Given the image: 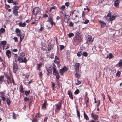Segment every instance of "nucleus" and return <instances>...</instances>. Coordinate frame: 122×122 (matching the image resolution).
Segmentation results:
<instances>
[{"label": "nucleus", "instance_id": "45", "mask_svg": "<svg viewBox=\"0 0 122 122\" xmlns=\"http://www.w3.org/2000/svg\"><path fill=\"white\" fill-rule=\"evenodd\" d=\"M60 77H56V80L57 82H59V78Z\"/></svg>", "mask_w": 122, "mask_h": 122}, {"label": "nucleus", "instance_id": "17", "mask_svg": "<svg viewBox=\"0 0 122 122\" xmlns=\"http://www.w3.org/2000/svg\"><path fill=\"white\" fill-rule=\"evenodd\" d=\"M113 57V55L111 53H109L107 55L106 57L107 58H109V59L112 58Z\"/></svg>", "mask_w": 122, "mask_h": 122}, {"label": "nucleus", "instance_id": "51", "mask_svg": "<svg viewBox=\"0 0 122 122\" xmlns=\"http://www.w3.org/2000/svg\"><path fill=\"white\" fill-rule=\"evenodd\" d=\"M121 74V73L120 71H118L117 72L116 75L117 76H120V74Z\"/></svg>", "mask_w": 122, "mask_h": 122}, {"label": "nucleus", "instance_id": "64", "mask_svg": "<svg viewBox=\"0 0 122 122\" xmlns=\"http://www.w3.org/2000/svg\"><path fill=\"white\" fill-rule=\"evenodd\" d=\"M13 0H8V2L9 3H11L12 2Z\"/></svg>", "mask_w": 122, "mask_h": 122}, {"label": "nucleus", "instance_id": "42", "mask_svg": "<svg viewBox=\"0 0 122 122\" xmlns=\"http://www.w3.org/2000/svg\"><path fill=\"white\" fill-rule=\"evenodd\" d=\"M24 101L25 102H26L27 101H28L29 100V99L27 97H24Z\"/></svg>", "mask_w": 122, "mask_h": 122}, {"label": "nucleus", "instance_id": "25", "mask_svg": "<svg viewBox=\"0 0 122 122\" xmlns=\"http://www.w3.org/2000/svg\"><path fill=\"white\" fill-rule=\"evenodd\" d=\"M115 16L114 15H112L110 17L109 20L110 21H112L115 19Z\"/></svg>", "mask_w": 122, "mask_h": 122}, {"label": "nucleus", "instance_id": "2", "mask_svg": "<svg viewBox=\"0 0 122 122\" xmlns=\"http://www.w3.org/2000/svg\"><path fill=\"white\" fill-rule=\"evenodd\" d=\"M68 69V68L66 66H64L62 69H60L59 71V73L61 74V76H63V73L66 71Z\"/></svg>", "mask_w": 122, "mask_h": 122}, {"label": "nucleus", "instance_id": "43", "mask_svg": "<svg viewBox=\"0 0 122 122\" xmlns=\"http://www.w3.org/2000/svg\"><path fill=\"white\" fill-rule=\"evenodd\" d=\"M118 66L120 67L122 65V60H121L119 62L118 64Z\"/></svg>", "mask_w": 122, "mask_h": 122}, {"label": "nucleus", "instance_id": "61", "mask_svg": "<svg viewBox=\"0 0 122 122\" xmlns=\"http://www.w3.org/2000/svg\"><path fill=\"white\" fill-rule=\"evenodd\" d=\"M7 83H8L9 84V83H11L12 82L11 81L9 80H8L7 79Z\"/></svg>", "mask_w": 122, "mask_h": 122}, {"label": "nucleus", "instance_id": "4", "mask_svg": "<svg viewBox=\"0 0 122 122\" xmlns=\"http://www.w3.org/2000/svg\"><path fill=\"white\" fill-rule=\"evenodd\" d=\"M18 60L20 62L25 63L27 61L25 57H24L23 59L22 57L21 56L19 57L18 58Z\"/></svg>", "mask_w": 122, "mask_h": 122}, {"label": "nucleus", "instance_id": "12", "mask_svg": "<svg viewBox=\"0 0 122 122\" xmlns=\"http://www.w3.org/2000/svg\"><path fill=\"white\" fill-rule=\"evenodd\" d=\"M18 67L17 64L16 63L14 64L13 66V71L14 72H16L17 70Z\"/></svg>", "mask_w": 122, "mask_h": 122}, {"label": "nucleus", "instance_id": "38", "mask_svg": "<svg viewBox=\"0 0 122 122\" xmlns=\"http://www.w3.org/2000/svg\"><path fill=\"white\" fill-rule=\"evenodd\" d=\"M0 32L1 33H4L5 31V29L3 28H2L0 30Z\"/></svg>", "mask_w": 122, "mask_h": 122}, {"label": "nucleus", "instance_id": "29", "mask_svg": "<svg viewBox=\"0 0 122 122\" xmlns=\"http://www.w3.org/2000/svg\"><path fill=\"white\" fill-rule=\"evenodd\" d=\"M30 90L28 91H26L25 92V94L27 96H28L30 94Z\"/></svg>", "mask_w": 122, "mask_h": 122}, {"label": "nucleus", "instance_id": "7", "mask_svg": "<svg viewBox=\"0 0 122 122\" xmlns=\"http://www.w3.org/2000/svg\"><path fill=\"white\" fill-rule=\"evenodd\" d=\"M6 53L8 57L9 58H10L11 55V52L9 50H6Z\"/></svg>", "mask_w": 122, "mask_h": 122}, {"label": "nucleus", "instance_id": "16", "mask_svg": "<svg viewBox=\"0 0 122 122\" xmlns=\"http://www.w3.org/2000/svg\"><path fill=\"white\" fill-rule=\"evenodd\" d=\"M18 25L20 26L21 27H24L26 25V23L25 22L22 23L20 22L18 23Z\"/></svg>", "mask_w": 122, "mask_h": 122}, {"label": "nucleus", "instance_id": "20", "mask_svg": "<svg viewBox=\"0 0 122 122\" xmlns=\"http://www.w3.org/2000/svg\"><path fill=\"white\" fill-rule=\"evenodd\" d=\"M19 91L20 92L22 93H24V92L23 88L21 84L20 86V88L19 89Z\"/></svg>", "mask_w": 122, "mask_h": 122}, {"label": "nucleus", "instance_id": "47", "mask_svg": "<svg viewBox=\"0 0 122 122\" xmlns=\"http://www.w3.org/2000/svg\"><path fill=\"white\" fill-rule=\"evenodd\" d=\"M56 7L55 6H54L51 7L50 8V11H51L52 9H56Z\"/></svg>", "mask_w": 122, "mask_h": 122}, {"label": "nucleus", "instance_id": "3", "mask_svg": "<svg viewBox=\"0 0 122 122\" xmlns=\"http://www.w3.org/2000/svg\"><path fill=\"white\" fill-rule=\"evenodd\" d=\"M80 64L79 63H77L75 64L74 66V67L76 69V73L78 72V71ZM75 76H78L79 75L78 74L76 73L75 74Z\"/></svg>", "mask_w": 122, "mask_h": 122}, {"label": "nucleus", "instance_id": "48", "mask_svg": "<svg viewBox=\"0 0 122 122\" xmlns=\"http://www.w3.org/2000/svg\"><path fill=\"white\" fill-rule=\"evenodd\" d=\"M0 97H1V98H2V100L4 102L6 100V98L5 97H4V96H1Z\"/></svg>", "mask_w": 122, "mask_h": 122}, {"label": "nucleus", "instance_id": "14", "mask_svg": "<svg viewBox=\"0 0 122 122\" xmlns=\"http://www.w3.org/2000/svg\"><path fill=\"white\" fill-rule=\"evenodd\" d=\"M78 79L76 80L77 82L76 83V84L77 85H79L81 83L82 80L80 77L78 78Z\"/></svg>", "mask_w": 122, "mask_h": 122}, {"label": "nucleus", "instance_id": "35", "mask_svg": "<svg viewBox=\"0 0 122 122\" xmlns=\"http://www.w3.org/2000/svg\"><path fill=\"white\" fill-rule=\"evenodd\" d=\"M82 55L85 56L86 57L87 56L88 54L86 52H84L82 53Z\"/></svg>", "mask_w": 122, "mask_h": 122}, {"label": "nucleus", "instance_id": "23", "mask_svg": "<svg viewBox=\"0 0 122 122\" xmlns=\"http://www.w3.org/2000/svg\"><path fill=\"white\" fill-rule=\"evenodd\" d=\"M6 44V41H0V44L5 45Z\"/></svg>", "mask_w": 122, "mask_h": 122}, {"label": "nucleus", "instance_id": "28", "mask_svg": "<svg viewBox=\"0 0 122 122\" xmlns=\"http://www.w3.org/2000/svg\"><path fill=\"white\" fill-rule=\"evenodd\" d=\"M6 102L8 105V106H9L11 102L10 100V99L9 98H8L6 100Z\"/></svg>", "mask_w": 122, "mask_h": 122}, {"label": "nucleus", "instance_id": "44", "mask_svg": "<svg viewBox=\"0 0 122 122\" xmlns=\"http://www.w3.org/2000/svg\"><path fill=\"white\" fill-rule=\"evenodd\" d=\"M54 62L56 64H59L60 63V61L59 60L54 61Z\"/></svg>", "mask_w": 122, "mask_h": 122}, {"label": "nucleus", "instance_id": "58", "mask_svg": "<svg viewBox=\"0 0 122 122\" xmlns=\"http://www.w3.org/2000/svg\"><path fill=\"white\" fill-rule=\"evenodd\" d=\"M65 7L64 5L62 6L61 7V9L63 10L65 8Z\"/></svg>", "mask_w": 122, "mask_h": 122}, {"label": "nucleus", "instance_id": "56", "mask_svg": "<svg viewBox=\"0 0 122 122\" xmlns=\"http://www.w3.org/2000/svg\"><path fill=\"white\" fill-rule=\"evenodd\" d=\"M48 119V117H46L44 118V122H46L47 121V119Z\"/></svg>", "mask_w": 122, "mask_h": 122}, {"label": "nucleus", "instance_id": "30", "mask_svg": "<svg viewBox=\"0 0 122 122\" xmlns=\"http://www.w3.org/2000/svg\"><path fill=\"white\" fill-rule=\"evenodd\" d=\"M76 113H77V115L78 117V118L79 119L80 118V113L79 112V111H78V110H77V109H76Z\"/></svg>", "mask_w": 122, "mask_h": 122}, {"label": "nucleus", "instance_id": "40", "mask_svg": "<svg viewBox=\"0 0 122 122\" xmlns=\"http://www.w3.org/2000/svg\"><path fill=\"white\" fill-rule=\"evenodd\" d=\"M13 117L14 119H15L16 118V116L14 112H13Z\"/></svg>", "mask_w": 122, "mask_h": 122}, {"label": "nucleus", "instance_id": "13", "mask_svg": "<svg viewBox=\"0 0 122 122\" xmlns=\"http://www.w3.org/2000/svg\"><path fill=\"white\" fill-rule=\"evenodd\" d=\"M67 94L70 98L72 100H73V98L71 92L70 91H69L67 92Z\"/></svg>", "mask_w": 122, "mask_h": 122}, {"label": "nucleus", "instance_id": "63", "mask_svg": "<svg viewBox=\"0 0 122 122\" xmlns=\"http://www.w3.org/2000/svg\"><path fill=\"white\" fill-rule=\"evenodd\" d=\"M13 4L14 5H18V3H17L16 2H12Z\"/></svg>", "mask_w": 122, "mask_h": 122}, {"label": "nucleus", "instance_id": "62", "mask_svg": "<svg viewBox=\"0 0 122 122\" xmlns=\"http://www.w3.org/2000/svg\"><path fill=\"white\" fill-rule=\"evenodd\" d=\"M51 85L52 86V87H54L55 86V84L54 82H52V83Z\"/></svg>", "mask_w": 122, "mask_h": 122}, {"label": "nucleus", "instance_id": "27", "mask_svg": "<svg viewBox=\"0 0 122 122\" xmlns=\"http://www.w3.org/2000/svg\"><path fill=\"white\" fill-rule=\"evenodd\" d=\"M38 120V119L36 118L35 117L31 120L32 122H37Z\"/></svg>", "mask_w": 122, "mask_h": 122}, {"label": "nucleus", "instance_id": "6", "mask_svg": "<svg viewBox=\"0 0 122 122\" xmlns=\"http://www.w3.org/2000/svg\"><path fill=\"white\" fill-rule=\"evenodd\" d=\"M91 115L93 119L95 120H97L98 118V115L92 113L91 114Z\"/></svg>", "mask_w": 122, "mask_h": 122}, {"label": "nucleus", "instance_id": "24", "mask_svg": "<svg viewBox=\"0 0 122 122\" xmlns=\"http://www.w3.org/2000/svg\"><path fill=\"white\" fill-rule=\"evenodd\" d=\"M40 114L39 113H36L35 117L36 118L38 119V118H40L41 117Z\"/></svg>", "mask_w": 122, "mask_h": 122}, {"label": "nucleus", "instance_id": "55", "mask_svg": "<svg viewBox=\"0 0 122 122\" xmlns=\"http://www.w3.org/2000/svg\"><path fill=\"white\" fill-rule=\"evenodd\" d=\"M55 60L54 61L59 60V58L57 57V56H56L55 57Z\"/></svg>", "mask_w": 122, "mask_h": 122}, {"label": "nucleus", "instance_id": "19", "mask_svg": "<svg viewBox=\"0 0 122 122\" xmlns=\"http://www.w3.org/2000/svg\"><path fill=\"white\" fill-rule=\"evenodd\" d=\"M47 102L46 101H44L43 104L42 105V109L45 108V109H46V107Z\"/></svg>", "mask_w": 122, "mask_h": 122}, {"label": "nucleus", "instance_id": "59", "mask_svg": "<svg viewBox=\"0 0 122 122\" xmlns=\"http://www.w3.org/2000/svg\"><path fill=\"white\" fill-rule=\"evenodd\" d=\"M65 5L67 6H68L69 5V3L68 2H66L65 3Z\"/></svg>", "mask_w": 122, "mask_h": 122}, {"label": "nucleus", "instance_id": "37", "mask_svg": "<svg viewBox=\"0 0 122 122\" xmlns=\"http://www.w3.org/2000/svg\"><path fill=\"white\" fill-rule=\"evenodd\" d=\"M81 37L80 33L78 32L76 34V37Z\"/></svg>", "mask_w": 122, "mask_h": 122}, {"label": "nucleus", "instance_id": "31", "mask_svg": "<svg viewBox=\"0 0 122 122\" xmlns=\"http://www.w3.org/2000/svg\"><path fill=\"white\" fill-rule=\"evenodd\" d=\"M13 12L15 16H16L18 15V11L17 10H13Z\"/></svg>", "mask_w": 122, "mask_h": 122}, {"label": "nucleus", "instance_id": "26", "mask_svg": "<svg viewBox=\"0 0 122 122\" xmlns=\"http://www.w3.org/2000/svg\"><path fill=\"white\" fill-rule=\"evenodd\" d=\"M84 118L87 120H88L89 119V118L88 117L87 115L86 114L85 112H84Z\"/></svg>", "mask_w": 122, "mask_h": 122}, {"label": "nucleus", "instance_id": "50", "mask_svg": "<svg viewBox=\"0 0 122 122\" xmlns=\"http://www.w3.org/2000/svg\"><path fill=\"white\" fill-rule=\"evenodd\" d=\"M64 46L63 45L60 46V50H62L64 48Z\"/></svg>", "mask_w": 122, "mask_h": 122}, {"label": "nucleus", "instance_id": "18", "mask_svg": "<svg viewBox=\"0 0 122 122\" xmlns=\"http://www.w3.org/2000/svg\"><path fill=\"white\" fill-rule=\"evenodd\" d=\"M92 39V37L91 36H88L87 38V44L88 45L90 44V42Z\"/></svg>", "mask_w": 122, "mask_h": 122}, {"label": "nucleus", "instance_id": "60", "mask_svg": "<svg viewBox=\"0 0 122 122\" xmlns=\"http://www.w3.org/2000/svg\"><path fill=\"white\" fill-rule=\"evenodd\" d=\"M13 39L15 40V42H16L18 41L17 38L16 37H14L13 38Z\"/></svg>", "mask_w": 122, "mask_h": 122}, {"label": "nucleus", "instance_id": "36", "mask_svg": "<svg viewBox=\"0 0 122 122\" xmlns=\"http://www.w3.org/2000/svg\"><path fill=\"white\" fill-rule=\"evenodd\" d=\"M19 9V7L18 6H14L13 8V10H17Z\"/></svg>", "mask_w": 122, "mask_h": 122}, {"label": "nucleus", "instance_id": "41", "mask_svg": "<svg viewBox=\"0 0 122 122\" xmlns=\"http://www.w3.org/2000/svg\"><path fill=\"white\" fill-rule=\"evenodd\" d=\"M41 28L39 30V31H42V30L44 29V28L42 26V25L41 24Z\"/></svg>", "mask_w": 122, "mask_h": 122}, {"label": "nucleus", "instance_id": "39", "mask_svg": "<svg viewBox=\"0 0 122 122\" xmlns=\"http://www.w3.org/2000/svg\"><path fill=\"white\" fill-rule=\"evenodd\" d=\"M15 31V32L17 34H18V33H20V30L18 28H16V29Z\"/></svg>", "mask_w": 122, "mask_h": 122}, {"label": "nucleus", "instance_id": "5", "mask_svg": "<svg viewBox=\"0 0 122 122\" xmlns=\"http://www.w3.org/2000/svg\"><path fill=\"white\" fill-rule=\"evenodd\" d=\"M39 9L38 7H36L33 9L32 14L34 15H36L39 12Z\"/></svg>", "mask_w": 122, "mask_h": 122}, {"label": "nucleus", "instance_id": "11", "mask_svg": "<svg viewBox=\"0 0 122 122\" xmlns=\"http://www.w3.org/2000/svg\"><path fill=\"white\" fill-rule=\"evenodd\" d=\"M68 15H66L64 17V21L66 23H68V20H69V16Z\"/></svg>", "mask_w": 122, "mask_h": 122}, {"label": "nucleus", "instance_id": "54", "mask_svg": "<svg viewBox=\"0 0 122 122\" xmlns=\"http://www.w3.org/2000/svg\"><path fill=\"white\" fill-rule=\"evenodd\" d=\"M97 102L98 103L97 105V107H98L99 106L100 104V100H98L97 101Z\"/></svg>", "mask_w": 122, "mask_h": 122}, {"label": "nucleus", "instance_id": "52", "mask_svg": "<svg viewBox=\"0 0 122 122\" xmlns=\"http://www.w3.org/2000/svg\"><path fill=\"white\" fill-rule=\"evenodd\" d=\"M111 13L109 12L107 14V17H110L111 16Z\"/></svg>", "mask_w": 122, "mask_h": 122}, {"label": "nucleus", "instance_id": "46", "mask_svg": "<svg viewBox=\"0 0 122 122\" xmlns=\"http://www.w3.org/2000/svg\"><path fill=\"white\" fill-rule=\"evenodd\" d=\"M82 55V53L81 52H78L77 53V55L78 56H80Z\"/></svg>", "mask_w": 122, "mask_h": 122}, {"label": "nucleus", "instance_id": "22", "mask_svg": "<svg viewBox=\"0 0 122 122\" xmlns=\"http://www.w3.org/2000/svg\"><path fill=\"white\" fill-rule=\"evenodd\" d=\"M52 47L51 46V45L49 44L48 46V51H50L52 49Z\"/></svg>", "mask_w": 122, "mask_h": 122}, {"label": "nucleus", "instance_id": "9", "mask_svg": "<svg viewBox=\"0 0 122 122\" xmlns=\"http://www.w3.org/2000/svg\"><path fill=\"white\" fill-rule=\"evenodd\" d=\"M120 3V1L119 0H116L115 1L114 5L115 7H119V5Z\"/></svg>", "mask_w": 122, "mask_h": 122}, {"label": "nucleus", "instance_id": "1", "mask_svg": "<svg viewBox=\"0 0 122 122\" xmlns=\"http://www.w3.org/2000/svg\"><path fill=\"white\" fill-rule=\"evenodd\" d=\"M62 103L60 102H58V103L55 104L56 109L55 111L56 112H59L60 110L61 107Z\"/></svg>", "mask_w": 122, "mask_h": 122}, {"label": "nucleus", "instance_id": "57", "mask_svg": "<svg viewBox=\"0 0 122 122\" xmlns=\"http://www.w3.org/2000/svg\"><path fill=\"white\" fill-rule=\"evenodd\" d=\"M41 64H39L37 65V69L39 70V68L41 66Z\"/></svg>", "mask_w": 122, "mask_h": 122}, {"label": "nucleus", "instance_id": "32", "mask_svg": "<svg viewBox=\"0 0 122 122\" xmlns=\"http://www.w3.org/2000/svg\"><path fill=\"white\" fill-rule=\"evenodd\" d=\"M80 93V91L79 90L77 89L75 90L74 92V94L75 95H77Z\"/></svg>", "mask_w": 122, "mask_h": 122}, {"label": "nucleus", "instance_id": "49", "mask_svg": "<svg viewBox=\"0 0 122 122\" xmlns=\"http://www.w3.org/2000/svg\"><path fill=\"white\" fill-rule=\"evenodd\" d=\"M73 25V23L71 22H70L69 24V26L71 27Z\"/></svg>", "mask_w": 122, "mask_h": 122}, {"label": "nucleus", "instance_id": "21", "mask_svg": "<svg viewBox=\"0 0 122 122\" xmlns=\"http://www.w3.org/2000/svg\"><path fill=\"white\" fill-rule=\"evenodd\" d=\"M76 40L78 41V43L81 42L82 40V38L81 37H76Z\"/></svg>", "mask_w": 122, "mask_h": 122}, {"label": "nucleus", "instance_id": "34", "mask_svg": "<svg viewBox=\"0 0 122 122\" xmlns=\"http://www.w3.org/2000/svg\"><path fill=\"white\" fill-rule=\"evenodd\" d=\"M74 35V34L72 33H70L68 35V36L69 37H71L73 36Z\"/></svg>", "mask_w": 122, "mask_h": 122}, {"label": "nucleus", "instance_id": "8", "mask_svg": "<svg viewBox=\"0 0 122 122\" xmlns=\"http://www.w3.org/2000/svg\"><path fill=\"white\" fill-rule=\"evenodd\" d=\"M99 22L101 23V27H104L106 25V23L103 21L101 20H99Z\"/></svg>", "mask_w": 122, "mask_h": 122}, {"label": "nucleus", "instance_id": "15", "mask_svg": "<svg viewBox=\"0 0 122 122\" xmlns=\"http://www.w3.org/2000/svg\"><path fill=\"white\" fill-rule=\"evenodd\" d=\"M47 21L49 22L52 25H53V23H54V24H55V23L53 22L52 18L50 17L48 18V20H47Z\"/></svg>", "mask_w": 122, "mask_h": 122}, {"label": "nucleus", "instance_id": "53", "mask_svg": "<svg viewBox=\"0 0 122 122\" xmlns=\"http://www.w3.org/2000/svg\"><path fill=\"white\" fill-rule=\"evenodd\" d=\"M89 21V20H86L83 23L84 24H87Z\"/></svg>", "mask_w": 122, "mask_h": 122}, {"label": "nucleus", "instance_id": "33", "mask_svg": "<svg viewBox=\"0 0 122 122\" xmlns=\"http://www.w3.org/2000/svg\"><path fill=\"white\" fill-rule=\"evenodd\" d=\"M24 34L21 35L20 37V42H21L22 41L23 39L24 38Z\"/></svg>", "mask_w": 122, "mask_h": 122}, {"label": "nucleus", "instance_id": "10", "mask_svg": "<svg viewBox=\"0 0 122 122\" xmlns=\"http://www.w3.org/2000/svg\"><path fill=\"white\" fill-rule=\"evenodd\" d=\"M53 74L54 75H56V76H58V71H57L56 68L54 67H53Z\"/></svg>", "mask_w": 122, "mask_h": 122}]
</instances>
